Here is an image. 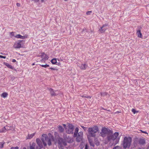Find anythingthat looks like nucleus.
Wrapping results in <instances>:
<instances>
[{"label":"nucleus","instance_id":"43","mask_svg":"<svg viewBox=\"0 0 149 149\" xmlns=\"http://www.w3.org/2000/svg\"><path fill=\"white\" fill-rule=\"evenodd\" d=\"M16 62L15 59H13V60H12V62Z\"/></svg>","mask_w":149,"mask_h":149},{"label":"nucleus","instance_id":"23","mask_svg":"<svg viewBox=\"0 0 149 149\" xmlns=\"http://www.w3.org/2000/svg\"><path fill=\"white\" fill-rule=\"evenodd\" d=\"M8 95V94L6 93H4L1 94V96L3 98H5Z\"/></svg>","mask_w":149,"mask_h":149},{"label":"nucleus","instance_id":"41","mask_svg":"<svg viewBox=\"0 0 149 149\" xmlns=\"http://www.w3.org/2000/svg\"><path fill=\"white\" fill-rule=\"evenodd\" d=\"M17 7H19L20 6V4L19 3H17Z\"/></svg>","mask_w":149,"mask_h":149},{"label":"nucleus","instance_id":"19","mask_svg":"<svg viewBox=\"0 0 149 149\" xmlns=\"http://www.w3.org/2000/svg\"><path fill=\"white\" fill-rule=\"evenodd\" d=\"M4 64L7 68H10L12 70H13L14 68V67L8 63H5Z\"/></svg>","mask_w":149,"mask_h":149},{"label":"nucleus","instance_id":"24","mask_svg":"<svg viewBox=\"0 0 149 149\" xmlns=\"http://www.w3.org/2000/svg\"><path fill=\"white\" fill-rule=\"evenodd\" d=\"M36 144L33 143L32 145L30 146V149H36Z\"/></svg>","mask_w":149,"mask_h":149},{"label":"nucleus","instance_id":"9","mask_svg":"<svg viewBox=\"0 0 149 149\" xmlns=\"http://www.w3.org/2000/svg\"><path fill=\"white\" fill-rule=\"evenodd\" d=\"M83 132H80L78 133V136H77V142H79L82 140Z\"/></svg>","mask_w":149,"mask_h":149},{"label":"nucleus","instance_id":"39","mask_svg":"<svg viewBox=\"0 0 149 149\" xmlns=\"http://www.w3.org/2000/svg\"><path fill=\"white\" fill-rule=\"evenodd\" d=\"M63 127H64V128H65V129H66V125L65 124H63Z\"/></svg>","mask_w":149,"mask_h":149},{"label":"nucleus","instance_id":"42","mask_svg":"<svg viewBox=\"0 0 149 149\" xmlns=\"http://www.w3.org/2000/svg\"><path fill=\"white\" fill-rule=\"evenodd\" d=\"M43 53H42L41 54V58H43V57H45V56H43Z\"/></svg>","mask_w":149,"mask_h":149},{"label":"nucleus","instance_id":"28","mask_svg":"<svg viewBox=\"0 0 149 149\" xmlns=\"http://www.w3.org/2000/svg\"><path fill=\"white\" fill-rule=\"evenodd\" d=\"M83 98H91V97L89 96H84L83 95L81 96Z\"/></svg>","mask_w":149,"mask_h":149},{"label":"nucleus","instance_id":"35","mask_svg":"<svg viewBox=\"0 0 149 149\" xmlns=\"http://www.w3.org/2000/svg\"><path fill=\"white\" fill-rule=\"evenodd\" d=\"M19 147L17 146L16 147H12L11 149H18Z\"/></svg>","mask_w":149,"mask_h":149},{"label":"nucleus","instance_id":"30","mask_svg":"<svg viewBox=\"0 0 149 149\" xmlns=\"http://www.w3.org/2000/svg\"><path fill=\"white\" fill-rule=\"evenodd\" d=\"M34 2L35 3H37L40 2V0H31Z\"/></svg>","mask_w":149,"mask_h":149},{"label":"nucleus","instance_id":"20","mask_svg":"<svg viewBox=\"0 0 149 149\" xmlns=\"http://www.w3.org/2000/svg\"><path fill=\"white\" fill-rule=\"evenodd\" d=\"M79 130V129L77 127L76 128L74 132V137H75L77 136V133H78Z\"/></svg>","mask_w":149,"mask_h":149},{"label":"nucleus","instance_id":"26","mask_svg":"<svg viewBox=\"0 0 149 149\" xmlns=\"http://www.w3.org/2000/svg\"><path fill=\"white\" fill-rule=\"evenodd\" d=\"M40 66L45 68L48 67L49 66V65H40Z\"/></svg>","mask_w":149,"mask_h":149},{"label":"nucleus","instance_id":"16","mask_svg":"<svg viewBox=\"0 0 149 149\" xmlns=\"http://www.w3.org/2000/svg\"><path fill=\"white\" fill-rule=\"evenodd\" d=\"M15 38H19V39H24L25 38V36H23L20 35H17L15 36H14Z\"/></svg>","mask_w":149,"mask_h":149},{"label":"nucleus","instance_id":"25","mask_svg":"<svg viewBox=\"0 0 149 149\" xmlns=\"http://www.w3.org/2000/svg\"><path fill=\"white\" fill-rule=\"evenodd\" d=\"M51 62L53 64H55L57 62V60L56 58H54L51 60Z\"/></svg>","mask_w":149,"mask_h":149},{"label":"nucleus","instance_id":"21","mask_svg":"<svg viewBox=\"0 0 149 149\" xmlns=\"http://www.w3.org/2000/svg\"><path fill=\"white\" fill-rule=\"evenodd\" d=\"M35 134V133H33V134H31L30 135H29V134L28 135L27 137V139H31L33 137V136H34Z\"/></svg>","mask_w":149,"mask_h":149},{"label":"nucleus","instance_id":"13","mask_svg":"<svg viewBox=\"0 0 149 149\" xmlns=\"http://www.w3.org/2000/svg\"><path fill=\"white\" fill-rule=\"evenodd\" d=\"M48 89L49 90V92H50V93L51 94V96H54L56 95V94L54 92V91L53 89H52V88H48Z\"/></svg>","mask_w":149,"mask_h":149},{"label":"nucleus","instance_id":"3","mask_svg":"<svg viewBox=\"0 0 149 149\" xmlns=\"http://www.w3.org/2000/svg\"><path fill=\"white\" fill-rule=\"evenodd\" d=\"M132 139L130 137H125L123 141L122 146L124 149H126L130 148L131 145Z\"/></svg>","mask_w":149,"mask_h":149},{"label":"nucleus","instance_id":"12","mask_svg":"<svg viewBox=\"0 0 149 149\" xmlns=\"http://www.w3.org/2000/svg\"><path fill=\"white\" fill-rule=\"evenodd\" d=\"M36 142H37V144H38L40 149L43 148V145H42V142L40 139H36Z\"/></svg>","mask_w":149,"mask_h":149},{"label":"nucleus","instance_id":"15","mask_svg":"<svg viewBox=\"0 0 149 149\" xmlns=\"http://www.w3.org/2000/svg\"><path fill=\"white\" fill-rule=\"evenodd\" d=\"M139 143L141 145H143L145 143V140L142 139H141L139 140Z\"/></svg>","mask_w":149,"mask_h":149},{"label":"nucleus","instance_id":"40","mask_svg":"<svg viewBox=\"0 0 149 149\" xmlns=\"http://www.w3.org/2000/svg\"><path fill=\"white\" fill-rule=\"evenodd\" d=\"M88 146L87 145H86L85 147V149H88Z\"/></svg>","mask_w":149,"mask_h":149},{"label":"nucleus","instance_id":"50","mask_svg":"<svg viewBox=\"0 0 149 149\" xmlns=\"http://www.w3.org/2000/svg\"><path fill=\"white\" fill-rule=\"evenodd\" d=\"M65 0V1H67V0Z\"/></svg>","mask_w":149,"mask_h":149},{"label":"nucleus","instance_id":"2","mask_svg":"<svg viewBox=\"0 0 149 149\" xmlns=\"http://www.w3.org/2000/svg\"><path fill=\"white\" fill-rule=\"evenodd\" d=\"M73 141L72 139L68 138L67 140L63 139L62 138H59L58 139V146L60 149H63L65 146L67 145V142L72 143Z\"/></svg>","mask_w":149,"mask_h":149},{"label":"nucleus","instance_id":"33","mask_svg":"<svg viewBox=\"0 0 149 149\" xmlns=\"http://www.w3.org/2000/svg\"><path fill=\"white\" fill-rule=\"evenodd\" d=\"M14 33H15L13 32H12L10 33V35L12 36H15L14 35Z\"/></svg>","mask_w":149,"mask_h":149},{"label":"nucleus","instance_id":"8","mask_svg":"<svg viewBox=\"0 0 149 149\" xmlns=\"http://www.w3.org/2000/svg\"><path fill=\"white\" fill-rule=\"evenodd\" d=\"M22 40H20L18 41L15 42L14 45V47L15 49H18L22 47Z\"/></svg>","mask_w":149,"mask_h":149},{"label":"nucleus","instance_id":"4","mask_svg":"<svg viewBox=\"0 0 149 149\" xmlns=\"http://www.w3.org/2000/svg\"><path fill=\"white\" fill-rule=\"evenodd\" d=\"M99 131L98 127L96 126L89 127L88 129V132L89 136L91 137H95L96 134Z\"/></svg>","mask_w":149,"mask_h":149},{"label":"nucleus","instance_id":"48","mask_svg":"<svg viewBox=\"0 0 149 149\" xmlns=\"http://www.w3.org/2000/svg\"><path fill=\"white\" fill-rule=\"evenodd\" d=\"M23 149H26V148H23Z\"/></svg>","mask_w":149,"mask_h":149},{"label":"nucleus","instance_id":"22","mask_svg":"<svg viewBox=\"0 0 149 149\" xmlns=\"http://www.w3.org/2000/svg\"><path fill=\"white\" fill-rule=\"evenodd\" d=\"M58 129L59 131L60 132H62L64 131V129L63 127L61 126H58Z\"/></svg>","mask_w":149,"mask_h":149},{"label":"nucleus","instance_id":"18","mask_svg":"<svg viewBox=\"0 0 149 149\" xmlns=\"http://www.w3.org/2000/svg\"><path fill=\"white\" fill-rule=\"evenodd\" d=\"M43 56H44L45 57H43V58H42V60H41V61H44L45 60H47L48 58V57L47 55L46 54H45L44 53H43Z\"/></svg>","mask_w":149,"mask_h":149},{"label":"nucleus","instance_id":"34","mask_svg":"<svg viewBox=\"0 0 149 149\" xmlns=\"http://www.w3.org/2000/svg\"><path fill=\"white\" fill-rule=\"evenodd\" d=\"M49 69H51V70H57V69H56L55 68H49Z\"/></svg>","mask_w":149,"mask_h":149},{"label":"nucleus","instance_id":"10","mask_svg":"<svg viewBox=\"0 0 149 149\" xmlns=\"http://www.w3.org/2000/svg\"><path fill=\"white\" fill-rule=\"evenodd\" d=\"M11 126H6L0 130V132H5L8 130L11 129Z\"/></svg>","mask_w":149,"mask_h":149},{"label":"nucleus","instance_id":"17","mask_svg":"<svg viewBox=\"0 0 149 149\" xmlns=\"http://www.w3.org/2000/svg\"><path fill=\"white\" fill-rule=\"evenodd\" d=\"M136 34L137 35L138 37L139 38H141L142 37V35L141 33V31L140 30L137 31Z\"/></svg>","mask_w":149,"mask_h":149},{"label":"nucleus","instance_id":"27","mask_svg":"<svg viewBox=\"0 0 149 149\" xmlns=\"http://www.w3.org/2000/svg\"><path fill=\"white\" fill-rule=\"evenodd\" d=\"M89 143H90L91 146H92L93 147L95 146V144L93 143V142H91V141H89Z\"/></svg>","mask_w":149,"mask_h":149},{"label":"nucleus","instance_id":"29","mask_svg":"<svg viewBox=\"0 0 149 149\" xmlns=\"http://www.w3.org/2000/svg\"><path fill=\"white\" fill-rule=\"evenodd\" d=\"M92 12L91 11H88L87 13H86V14H87V15H90Z\"/></svg>","mask_w":149,"mask_h":149},{"label":"nucleus","instance_id":"36","mask_svg":"<svg viewBox=\"0 0 149 149\" xmlns=\"http://www.w3.org/2000/svg\"><path fill=\"white\" fill-rule=\"evenodd\" d=\"M0 58H5L6 57L5 56H2L0 55Z\"/></svg>","mask_w":149,"mask_h":149},{"label":"nucleus","instance_id":"11","mask_svg":"<svg viewBox=\"0 0 149 149\" xmlns=\"http://www.w3.org/2000/svg\"><path fill=\"white\" fill-rule=\"evenodd\" d=\"M107 24L103 25V26L100 28V29H99V31L101 33H104L107 29Z\"/></svg>","mask_w":149,"mask_h":149},{"label":"nucleus","instance_id":"49","mask_svg":"<svg viewBox=\"0 0 149 149\" xmlns=\"http://www.w3.org/2000/svg\"><path fill=\"white\" fill-rule=\"evenodd\" d=\"M34 65V63H33V64H32V65Z\"/></svg>","mask_w":149,"mask_h":149},{"label":"nucleus","instance_id":"7","mask_svg":"<svg viewBox=\"0 0 149 149\" xmlns=\"http://www.w3.org/2000/svg\"><path fill=\"white\" fill-rule=\"evenodd\" d=\"M74 127L73 125L69 124L68 126V129H65L66 132L68 134H73L74 132Z\"/></svg>","mask_w":149,"mask_h":149},{"label":"nucleus","instance_id":"46","mask_svg":"<svg viewBox=\"0 0 149 149\" xmlns=\"http://www.w3.org/2000/svg\"><path fill=\"white\" fill-rule=\"evenodd\" d=\"M57 132H55V134L56 135V134H57Z\"/></svg>","mask_w":149,"mask_h":149},{"label":"nucleus","instance_id":"45","mask_svg":"<svg viewBox=\"0 0 149 149\" xmlns=\"http://www.w3.org/2000/svg\"><path fill=\"white\" fill-rule=\"evenodd\" d=\"M147 149H149V146L147 147Z\"/></svg>","mask_w":149,"mask_h":149},{"label":"nucleus","instance_id":"44","mask_svg":"<svg viewBox=\"0 0 149 149\" xmlns=\"http://www.w3.org/2000/svg\"><path fill=\"white\" fill-rule=\"evenodd\" d=\"M142 131V132H143V133H144L145 134H147V132H146L145 131Z\"/></svg>","mask_w":149,"mask_h":149},{"label":"nucleus","instance_id":"1","mask_svg":"<svg viewBox=\"0 0 149 149\" xmlns=\"http://www.w3.org/2000/svg\"><path fill=\"white\" fill-rule=\"evenodd\" d=\"M49 137H48L47 134H43L42 136V141L43 145L46 146L47 143L48 146H50L51 144V141L54 140V137L50 133L49 134Z\"/></svg>","mask_w":149,"mask_h":149},{"label":"nucleus","instance_id":"37","mask_svg":"<svg viewBox=\"0 0 149 149\" xmlns=\"http://www.w3.org/2000/svg\"><path fill=\"white\" fill-rule=\"evenodd\" d=\"M132 111L134 114H135V113L136 112V111H135V110L134 109H132Z\"/></svg>","mask_w":149,"mask_h":149},{"label":"nucleus","instance_id":"14","mask_svg":"<svg viewBox=\"0 0 149 149\" xmlns=\"http://www.w3.org/2000/svg\"><path fill=\"white\" fill-rule=\"evenodd\" d=\"M88 67V65L87 64H82L80 65V68L81 70H84Z\"/></svg>","mask_w":149,"mask_h":149},{"label":"nucleus","instance_id":"47","mask_svg":"<svg viewBox=\"0 0 149 149\" xmlns=\"http://www.w3.org/2000/svg\"><path fill=\"white\" fill-rule=\"evenodd\" d=\"M139 149H143V148H139Z\"/></svg>","mask_w":149,"mask_h":149},{"label":"nucleus","instance_id":"32","mask_svg":"<svg viewBox=\"0 0 149 149\" xmlns=\"http://www.w3.org/2000/svg\"><path fill=\"white\" fill-rule=\"evenodd\" d=\"M113 149H120V148L118 146H116L114 147Z\"/></svg>","mask_w":149,"mask_h":149},{"label":"nucleus","instance_id":"31","mask_svg":"<svg viewBox=\"0 0 149 149\" xmlns=\"http://www.w3.org/2000/svg\"><path fill=\"white\" fill-rule=\"evenodd\" d=\"M81 127L82 128H83V130H84L85 131H86V130L87 129V128H86V127H85L84 126H81Z\"/></svg>","mask_w":149,"mask_h":149},{"label":"nucleus","instance_id":"6","mask_svg":"<svg viewBox=\"0 0 149 149\" xmlns=\"http://www.w3.org/2000/svg\"><path fill=\"white\" fill-rule=\"evenodd\" d=\"M118 135V132H115L114 134H110L107 135V140L109 141L111 140L113 141L116 140L115 144H116L118 143L119 141V139H117Z\"/></svg>","mask_w":149,"mask_h":149},{"label":"nucleus","instance_id":"38","mask_svg":"<svg viewBox=\"0 0 149 149\" xmlns=\"http://www.w3.org/2000/svg\"><path fill=\"white\" fill-rule=\"evenodd\" d=\"M47 0H40V2L41 3H43L47 1Z\"/></svg>","mask_w":149,"mask_h":149},{"label":"nucleus","instance_id":"5","mask_svg":"<svg viewBox=\"0 0 149 149\" xmlns=\"http://www.w3.org/2000/svg\"><path fill=\"white\" fill-rule=\"evenodd\" d=\"M113 132L111 130H110L107 127H102L101 129V132H100V135L103 138L107 136L112 134Z\"/></svg>","mask_w":149,"mask_h":149}]
</instances>
